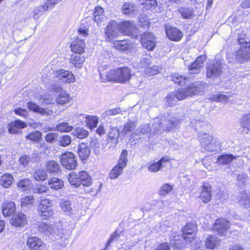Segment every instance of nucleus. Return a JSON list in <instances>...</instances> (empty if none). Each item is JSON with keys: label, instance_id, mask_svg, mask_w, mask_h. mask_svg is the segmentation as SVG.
<instances>
[{"label": "nucleus", "instance_id": "f257e3e1", "mask_svg": "<svg viewBox=\"0 0 250 250\" xmlns=\"http://www.w3.org/2000/svg\"><path fill=\"white\" fill-rule=\"evenodd\" d=\"M180 121L175 117L167 118L165 117L158 118L152 124V134L158 133L162 129L163 131H169L179 126Z\"/></svg>", "mask_w": 250, "mask_h": 250}, {"label": "nucleus", "instance_id": "f03ea898", "mask_svg": "<svg viewBox=\"0 0 250 250\" xmlns=\"http://www.w3.org/2000/svg\"><path fill=\"white\" fill-rule=\"evenodd\" d=\"M131 76V70L127 67L111 70L106 74L108 81H112L120 83H125L128 82Z\"/></svg>", "mask_w": 250, "mask_h": 250}, {"label": "nucleus", "instance_id": "7ed1b4c3", "mask_svg": "<svg viewBox=\"0 0 250 250\" xmlns=\"http://www.w3.org/2000/svg\"><path fill=\"white\" fill-rule=\"evenodd\" d=\"M238 42L240 49L235 52V59L240 63L250 60V40L245 37H239Z\"/></svg>", "mask_w": 250, "mask_h": 250}, {"label": "nucleus", "instance_id": "20e7f679", "mask_svg": "<svg viewBox=\"0 0 250 250\" xmlns=\"http://www.w3.org/2000/svg\"><path fill=\"white\" fill-rule=\"evenodd\" d=\"M67 178L70 184L75 188H78L81 185L83 186L89 187L92 184L91 177L84 171L80 172L79 174L70 173L68 175Z\"/></svg>", "mask_w": 250, "mask_h": 250}, {"label": "nucleus", "instance_id": "39448f33", "mask_svg": "<svg viewBox=\"0 0 250 250\" xmlns=\"http://www.w3.org/2000/svg\"><path fill=\"white\" fill-rule=\"evenodd\" d=\"M198 138L202 147L209 152L216 151L219 145V141L216 137L205 133L199 134Z\"/></svg>", "mask_w": 250, "mask_h": 250}, {"label": "nucleus", "instance_id": "423d86ee", "mask_svg": "<svg viewBox=\"0 0 250 250\" xmlns=\"http://www.w3.org/2000/svg\"><path fill=\"white\" fill-rule=\"evenodd\" d=\"M187 87L185 88H179L175 92L168 94L166 97V105L172 106L176 104L177 101L182 100L189 96Z\"/></svg>", "mask_w": 250, "mask_h": 250}, {"label": "nucleus", "instance_id": "0eeeda50", "mask_svg": "<svg viewBox=\"0 0 250 250\" xmlns=\"http://www.w3.org/2000/svg\"><path fill=\"white\" fill-rule=\"evenodd\" d=\"M53 202L49 199L41 200L38 207L39 215L43 219H48L53 214Z\"/></svg>", "mask_w": 250, "mask_h": 250}, {"label": "nucleus", "instance_id": "6e6552de", "mask_svg": "<svg viewBox=\"0 0 250 250\" xmlns=\"http://www.w3.org/2000/svg\"><path fill=\"white\" fill-rule=\"evenodd\" d=\"M141 43L144 48L152 51L156 46V40L151 32H144L141 36Z\"/></svg>", "mask_w": 250, "mask_h": 250}, {"label": "nucleus", "instance_id": "1a4fd4ad", "mask_svg": "<svg viewBox=\"0 0 250 250\" xmlns=\"http://www.w3.org/2000/svg\"><path fill=\"white\" fill-rule=\"evenodd\" d=\"M61 163L62 166L67 169H75L77 166L75 155L70 152H65L62 154Z\"/></svg>", "mask_w": 250, "mask_h": 250}, {"label": "nucleus", "instance_id": "9d476101", "mask_svg": "<svg viewBox=\"0 0 250 250\" xmlns=\"http://www.w3.org/2000/svg\"><path fill=\"white\" fill-rule=\"evenodd\" d=\"M119 30L117 22L115 21H110L105 29L106 40L109 42L113 41L118 36Z\"/></svg>", "mask_w": 250, "mask_h": 250}, {"label": "nucleus", "instance_id": "9b49d317", "mask_svg": "<svg viewBox=\"0 0 250 250\" xmlns=\"http://www.w3.org/2000/svg\"><path fill=\"white\" fill-rule=\"evenodd\" d=\"M222 63L221 61H216L208 64L207 67V77L215 78L220 76L222 72Z\"/></svg>", "mask_w": 250, "mask_h": 250}, {"label": "nucleus", "instance_id": "f8f14e48", "mask_svg": "<svg viewBox=\"0 0 250 250\" xmlns=\"http://www.w3.org/2000/svg\"><path fill=\"white\" fill-rule=\"evenodd\" d=\"M230 225V223L226 219L219 218L215 221L213 229L217 232L218 235L222 236L226 232Z\"/></svg>", "mask_w": 250, "mask_h": 250}, {"label": "nucleus", "instance_id": "ddd939ff", "mask_svg": "<svg viewBox=\"0 0 250 250\" xmlns=\"http://www.w3.org/2000/svg\"><path fill=\"white\" fill-rule=\"evenodd\" d=\"M26 245L30 250H45V244L36 236L28 237Z\"/></svg>", "mask_w": 250, "mask_h": 250}, {"label": "nucleus", "instance_id": "4468645a", "mask_svg": "<svg viewBox=\"0 0 250 250\" xmlns=\"http://www.w3.org/2000/svg\"><path fill=\"white\" fill-rule=\"evenodd\" d=\"M206 83L203 82L193 83L187 86L189 96L193 95H202L205 89Z\"/></svg>", "mask_w": 250, "mask_h": 250}, {"label": "nucleus", "instance_id": "2eb2a0df", "mask_svg": "<svg viewBox=\"0 0 250 250\" xmlns=\"http://www.w3.org/2000/svg\"><path fill=\"white\" fill-rule=\"evenodd\" d=\"M196 226L192 223H188L183 229V238L189 242H192L195 236Z\"/></svg>", "mask_w": 250, "mask_h": 250}, {"label": "nucleus", "instance_id": "dca6fc26", "mask_svg": "<svg viewBox=\"0 0 250 250\" xmlns=\"http://www.w3.org/2000/svg\"><path fill=\"white\" fill-rule=\"evenodd\" d=\"M39 157L37 154L33 153L31 155H24L19 159L20 167L21 169L29 167L30 163L38 161Z\"/></svg>", "mask_w": 250, "mask_h": 250}, {"label": "nucleus", "instance_id": "f3484780", "mask_svg": "<svg viewBox=\"0 0 250 250\" xmlns=\"http://www.w3.org/2000/svg\"><path fill=\"white\" fill-rule=\"evenodd\" d=\"M166 31L167 37L171 41L177 42L183 37L182 32L176 27L167 26Z\"/></svg>", "mask_w": 250, "mask_h": 250}, {"label": "nucleus", "instance_id": "a211bd4d", "mask_svg": "<svg viewBox=\"0 0 250 250\" xmlns=\"http://www.w3.org/2000/svg\"><path fill=\"white\" fill-rule=\"evenodd\" d=\"M206 59L205 55L199 56L196 60L188 66V70L190 74H197L199 73L201 68L203 66L204 61Z\"/></svg>", "mask_w": 250, "mask_h": 250}, {"label": "nucleus", "instance_id": "6ab92c4d", "mask_svg": "<svg viewBox=\"0 0 250 250\" xmlns=\"http://www.w3.org/2000/svg\"><path fill=\"white\" fill-rule=\"evenodd\" d=\"M55 76L59 80L65 83H72L75 81V78L73 74L69 71L63 69L57 70Z\"/></svg>", "mask_w": 250, "mask_h": 250}, {"label": "nucleus", "instance_id": "aec40b11", "mask_svg": "<svg viewBox=\"0 0 250 250\" xmlns=\"http://www.w3.org/2000/svg\"><path fill=\"white\" fill-rule=\"evenodd\" d=\"M27 106L30 110L38 113L43 116L50 115L53 112L52 109H49L48 108L40 107L38 105L32 102H28Z\"/></svg>", "mask_w": 250, "mask_h": 250}, {"label": "nucleus", "instance_id": "412c9836", "mask_svg": "<svg viewBox=\"0 0 250 250\" xmlns=\"http://www.w3.org/2000/svg\"><path fill=\"white\" fill-rule=\"evenodd\" d=\"M71 51L75 54H82L84 53L85 43L83 40L76 38L71 44Z\"/></svg>", "mask_w": 250, "mask_h": 250}, {"label": "nucleus", "instance_id": "4be33fe9", "mask_svg": "<svg viewBox=\"0 0 250 250\" xmlns=\"http://www.w3.org/2000/svg\"><path fill=\"white\" fill-rule=\"evenodd\" d=\"M38 230L47 235L54 236L55 232V226L47 221L39 223L38 226Z\"/></svg>", "mask_w": 250, "mask_h": 250}, {"label": "nucleus", "instance_id": "5701e85b", "mask_svg": "<svg viewBox=\"0 0 250 250\" xmlns=\"http://www.w3.org/2000/svg\"><path fill=\"white\" fill-rule=\"evenodd\" d=\"M26 126V123L20 120H17L8 125V132L11 134H17L19 133L21 129Z\"/></svg>", "mask_w": 250, "mask_h": 250}, {"label": "nucleus", "instance_id": "b1692460", "mask_svg": "<svg viewBox=\"0 0 250 250\" xmlns=\"http://www.w3.org/2000/svg\"><path fill=\"white\" fill-rule=\"evenodd\" d=\"M211 187L208 183H204L201 187L200 195L199 197L204 203L210 201L211 197Z\"/></svg>", "mask_w": 250, "mask_h": 250}, {"label": "nucleus", "instance_id": "393cba45", "mask_svg": "<svg viewBox=\"0 0 250 250\" xmlns=\"http://www.w3.org/2000/svg\"><path fill=\"white\" fill-rule=\"evenodd\" d=\"M27 223V218L25 214L20 213L14 214L11 221L12 225L16 227H23Z\"/></svg>", "mask_w": 250, "mask_h": 250}, {"label": "nucleus", "instance_id": "a878e982", "mask_svg": "<svg viewBox=\"0 0 250 250\" xmlns=\"http://www.w3.org/2000/svg\"><path fill=\"white\" fill-rule=\"evenodd\" d=\"M120 30L126 35H131L136 31V27L133 22L125 21L120 25Z\"/></svg>", "mask_w": 250, "mask_h": 250}, {"label": "nucleus", "instance_id": "bb28decb", "mask_svg": "<svg viewBox=\"0 0 250 250\" xmlns=\"http://www.w3.org/2000/svg\"><path fill=\"white\" fill-rule=\"evenodd\" d=\"M60 206L63 212L69 216H72L75 214V211L71 207V201L62 199L60 202Z\"/></svg>", "mask_w": 250, "mask_h": 250}, {"label": "nucleus", "instance_id": "cd10ccee", "mask_svg": "<svg viewBox=\"0 0 250 250\" xmlns=\"http://www.w3.org/2000/svg\"><path fill=\"white\" fill-rule=\"evenodd\" d=\"M237 200L239 204L244 208H248L250 206V194L245 191H240Z\"/></svg>", "mask_w": 250, "mask_h": 250}, {"label": "nucleus", "instance_id": "c85d7f7f", "mask_svg": "<svg viewBox=\"0 0 250 250\" xmlns=\"http://www.w3.org/2000/svg\"><path fill=\"white\" fill-rule=\"evenodd\" d=\"M78 154L81 160L86 159L90 154V150L87 144L82 143L78 146Z\"/></svg>", "mask_w": 250, "mask_h": 250}, {"label": "nucleus", "instance_id": "c756f323", "mask_svg": "<svg viewBox=\"0 0 250 250\" xmlns=\"http://www.w3.org/2000/svg\"><path fill=\"white\" fill-rule=\"evenodd\" d=\"M16 210L15 204L13 202L7 201L2 205V213L5 216H8L13 213Z\"/></svg>", "mask_w": 250, "mask_h": 250}, {"label": "nucleus", "instance_id": "7c9ffc66", "mask_svg": "<svg viewBox=\"0 0 250 250\" xmlns=\"http://www.w3.org/2000/svg\"><path fill=\"white\" fill-rule=\"evenodd\" d=\"M243 130L241 132L243 134H248L250 132V114L243 116L240 121Z\"/></svg>", "mask_w": 250, "mask_h": 250}, {"label": "nucleus", "instance_id": "2f4dec72", "mask_svg": "<svg viewBox=\"0 0 250 250\" xmlns=\"http://www.w3.org/2000/svg\"><path fill=\"white\" fill-rule=\"evenodd\" d=\"M236 158V156L231 154H223L218 157L217 162L222 165H230L232 161Z\"/></svg>", "mask_w": 250, "mask_h": 250}, {"label": "nucleus", "instance_id": "473e14b6", "mask_svg": "<svg viewBox=\"0 0 250 250\" xmlns=\"http://www.w3.org/2000/svg\"><path fill=\"white\" fill-rule=\"evenodd\" d=\"M72 98L69 94L64 91H62L56 98V102L58 104L63 105L69 103Z\"/></svg>", "mask_w": 250, "mask_h": 250}, {"label": "nucleus", "instance_id": "72a5a7b5", "mask_svg": "<svg viewBox=\"0 0 250 250\" xmlns=\"http://www.w3.org/2000/svg\"><path fill=\"white\" fill-rule=\"evenodd\" d=\"M81 54H75L71 55L70 62L72 63L75 67L80 68L82 66L85 60Z\"/></svg>", "mask_w": 250, "mask_h": 250}, {"label": "nucleus", "instance_id": "f704fd0d", "mask_svg": "<svg viewBox=\"0 0 250 250\" xmlns=\"http://www.w3.org/2000/svg\"><path fill=\"white\" fill-rule=\"evenodd\" d=\"M48 184L51 188L55 190L61 189L63 186V181L61 179L55 177L50 179Z\"/></svg>", "mask_w": 250, "mask_h": 250}, {"label": "nucleus", "instance_id": "c9c22d12", "mask_svg": "<svg viewBox=\"0 0 250 250\" xmlns=\"http://www.w3.org/2000/svg\"><path fill=\"white\" fill-rule=\"evenodd\" d=\"M219 244V239L215 236L209 235L206 241L207 248L210 249H215Z\"/></svg>", "mask_w": 250, "mask_h": 250}, {"label": "nucleus", "instance_id": "e433bc0d", "mask_svg": "<svg viewBox=\"0 0 250 250\" xmlns=\"http://www.w3.org/2000/svg\"><path fill=\"white\" fill-rule=\"evenodd\" d=\"M72 134L77 138L83 139L88 136L89 132L82 127H78L73 130Z\"/></svg>", "mask_w": 250, "mask_h": 250}, {"label": "nucleus", "instance_id": "4c0bfd02", "mask_svg": "<svg viewBox=\"0 0 250 250\" xmlns=\"http://www.w3.org/2000/svg\"><path fill=\"white\" fill-rule=\"evenodd\" d=\"M178 11L185 19H191L194 16L192 8L182 7L178 9Z\"/></svg>", "mask_w": 250, "mask_h": 250}, {"label": "nucleus", "instance_id": "58836bf2", "mask_svg": "<svg viewBox=\"0 0 250 250\" xmlns=\"http://www.w3.org/2000/svg\"><path fill=\"white\" fill-rule=\"evenodd\" d=\"M151 131V128L149 126V125L147 124H145L136 129L133 132L132 135H134L135 136H141L142 135L149 133Z\"/></svg>", "mask_w": 250, "mask_h": 250}, {"label": "nucleus", "instance_id": "ea45409f", "mask_svg": "<svg viewBox=\"0 0 250 250\" xmlns=\"http://www.w3.org/2000/svg\"><path fill=\"white\" fill-rule=\"evenodd\" d=\"M73 127L67 122H62L56 125L55 130L61 132H69L73 130Z\"/></svg>", "mask_w": 250, "mask_h": 250}, {"label": "nucleus", "instance_id": "a19ab883", "mask_svg": "<svg viewBox=\"0 0 250 250\" xmlns=\"http://www.w3.org/2000/svg\"><path fill=\"white\" fill-rule=\"evenodd\" d=\"M13 178L11 174H5L1 177L0 180V184L3 187L9 188L12 183Z\"/></svg>", "mask_w": 250, "mask_h": 250}, {"label": "nucleus", "instance_id": "79ce46f5", "mask_svg": "<svg viewBox=\"0 0 250 250\" xmlns=\"http://www.w3.org/2000/svg\"><path fill=\"white\" fill-rule=\"evenodd\" d=\"M46 169L50 173H57L60 171V166L54 161H50L47 163Z\"/></svg>", "mask_w": 250, "mask_h": 250}, {"label": "nucleus", "instance_id": "37998d69", "mask_svg": "<svg viewBox=\"0 0 250 250\" xmlns=\"http://www.w3.org/2000/svg\"><path fill=\"white\" fill-rule=\"evenodd\" d=\"M125 167L117 164L114 167L109 173V177L111 179L117 178L123 172Z\"/></svg>", "mask_w": 250, "mask_h": 250}, {"label": "nucleus", "instance_id": "c03bdc74", "mask_svg": "<svg viewBox=\"0 0 250 250\" xmlns=\"http://www.w3.org/2000/svg\"><path fill=\"white\" fill-rule=\"evenodd\" d=\"M120 135L119 129L117 127L110 126L108 130V136L111 140H113V143H117V140Z\"/></svg>", "mask_w": 250, "mask_h": 250}, {"label": "nucleus", "instance_id": "a18cd8bd", "mask_svg": "<svg viewBox=\"0 0 250 250\" xmlns=\"http://www.w3.org/2000/svg\"><path fill=\"white\" fill-rule=\"evenodd\" d=\"M47 177L46 171L41 169L36 170L33 174L34 178L38 181H44L47 178Z\"/></svg>", "mask_w": 250, "mask_h": 250}, {"label": "nucleus", "instance_id": "49530a36", "mask_svg": "<svg viewBox=\"0 0 250 250\" xmlns=\"http://www.w3.org/2000/svg\"><path fill=\"white\" fill-rule=\"evenodd\" d=\"M42 133L39 131H36L27 135L25 138L27 140L32 141L34 142H38L42 139Z\"/></svg>", "mask_w": 250, "mask_h": 250}, {"label": "nucleus", "instance_id": "de8ad7c7", "mask_svg": "<svg viewBox=\"0 0 250 250\" xmlns=\"http://www.w3.org/2000/svg\"><path fill=\"white\" fill-rule=\"evenodd\" d=\"M104 9L99 6L96 7L94 12V21L95 22L99 23L102 21L103 19Z\"/></svg>", "mask_w": 250, "mask_h": 250}, {"label": "nucleus", "instance_id": "09e8293b", "mask_svg": "<svg viewBox=\"0 0 250 250\" xmlns=\"http://www.w3.org/2000/svg\"><path fill=\"white\" fill-rule=\"evenodd\" d=\"M45 11H47V9L45 8L43 5L35 7L33 10V17L34 20H36L38 19Z\"/></svg>", "mask_w": 250, "mask_h": 250}, {"label": "nucleus", "instance_id": "8fccbe9b", "mask_svg": "<svg viewBox=\"0 0 250 250\" xmlns=\"http://www.w3.org/2000/svg\"><path fill=\"white\" fill-rule=\"evenodd\" d=\"M90 145L91 148L94 150L95 154L98 155L102 150L98 140L97 138L92 139L90 141Z\"/></svg>", "mask_w": 250, "mask_h": 250}, {"label": "nucleus", "instance_id": "3c124183", "mask_svg": "<svg viewBox=\"0 0 250 250\" xmlns=\"http://www.w3.org/2000/svg\"><path fill=\"white\" fill-rule=\"evenodd\" d=\"M134 9L135 6L132 3L125 2L122 6V11L124 14H130L134 12Z\"/></svg>", "mask_w": 250, "mask_h": 250}, {"label": "nucleus", "instance_id": "603ef678", "mask_svg": "<svg viewBox=\"0 0 250 250\" xmlns=\"http://www.w3.org/2000/svg\"><path fill=\"white\" fill-rule=\"evenodd\" d=\"M127 151L126 149L122 150L121 154L120 156L118 164L123 167H125L126 166L127 159Z\"/></svg>", "mask_w": 250, "mask_h": 250}, {"label": "nucleus", "instance_id": "864d4df0", "mask_svg": "<svg viewBox=\"0 0 250 250\" xmlns=\"http://www.w3.org/2000/svg\"><path fill=\"white\" fill-rule=\"evenodd\" d=\"M71 142V138L68 135H63L59 138V145L63 147L68 146Z\"/></svg>", "mask_w": 250, "mask_h": 250}, {"label": "nucleus", "instance_id": "5fc2aeb1", "mask_svg": "<svg viewBox=\"0 0 250 250\" xmlns=\"http://www.w3.org/2000/svg\"><path fill=\"white\" fill-rule=\"evenodd\" d=\"M136 125L135 122L128 121L125 125L123 129L121 130V133L125 134L128 132L132 131Z\"/></svg>", "mask_w": 250, "mask_h": 250}, {"label": "nucleus", "instance_id": "6e6d98bb", "mask_svg": "<svg viewBox=\"0 0 250 250\" xmlns=\"http://www.w3.org/2000/svg\"><path fill=\"white\" fill-rule=\"evenodd\" d=\"M144 8L146 10L153 11L155 10L158 6L157 1L156 0H146L144 4Z\"/></svg>", "mask_w": 250, "mask_h": 250}, {"label": "nucleus", "instance_id": "4d7b16f0", "mask_svg": "<svg viewBox=\"0 0 250 250\" xmlns=\"http://www.w3.org/2000/svg\"><path fill=\"white\" fill-rule=\"evenodd\" d=\"M34 200L32 196H27L21 199V206L22 208L28 205H32Z\"/></svg>", "mask_w": 250, "mask_h": 250}, {"label": "nucleus", "instance_id": "13d9d810", "mask_svg": "<svg viewBox=\"0 0 250 250\" xmlns=\"http://www.w3.org/2000/svg\"><path fill=\"white\" fill-rule=\"evenodd\" d=\"M98 123V120L96 116H88L86 117V124L91 129L95 127Z\"/></svg>", "mask_w": 250, "mask_h": 250}, {"label": "nucleus", "instance_id": "bf43d9fd", "mask_svg": "<svg viewBox=\"0 0 250 250\" xmlns=\"http://www.w3.org/2000/svg\"><path fill=\"white\" fill-rule=\"evenodd\" d=\"M114 44L117 49L121 50H126L129 48V44L125 41H115Z\"/></svg>", "mask_w": 250, "mask_h": 250}, {"label": "nucleus", "instance_id": "052dcab7", "mask_svg": "<svg viewBox=\"0 0 250 250\" xmlns=\"http://www.w3.org/2000/svg\"><path fill=\"white\" fill-rule=\"evenodd\" d=\"M55 233H54V236L56 235L59 238H62L63 237L68 236V230L62 228V227H58L57 229H55Z\"/></svg>", "mask_w": 250, "mask_h": 250}, {"label": "nucleus", "instance_id": "680f3d73", "mask_svg": "<svg viewBox=\"0 0 250 250\" xmlns=\"http://www.w3.org/2000/svg\"><path fill=\"white\" fill-rule=\"evenodd\" d=\"M190 124L196 130L199 129L207 125L206 122L200 120H193L190 122Z\"/></svg>", "mask_w": 250, "mask_h": 250}, {"label": "nucleus", "instance_id": "e2e57ef3", "mask_svg": "<svg viewBox=\"0 0 250 250\" xmlns=\"http://www.w3.org/2000/svg\"><path fill=\"white\" fill-rule=\"evenodd\" d=\"M31 181L30 180L24 179L19 181L18 183L17 186L19 188H21V190L24 191L29 187Z\"/></svg>", "mask_w": 250, "mask_h": 250}, {"label": "nucleus", "instance_id": "0e129e2a", "mask_svg": "<svg viewBox=\"0 0 250 250\" xmlns=\"http://www.w3.org/2000/svg\"><path fill=\"white\" fill-rule=\"evenodd\" d=\"M121 112V110L120 108H116L114 109H109L105 111L103 114V117L105 118L110 116L120 114Z\"/></svg>", "mask_w": 250, "mask_h": 250}, {"label": "nucleus", "instance_id": "69168bd1", "mask_svg": "<svg viewBox=\"0 0 250 250\" xmlns=\"http://www.w3.org/2000/svg\"><path fill=\"white\" fill-rule=\"evenodd\" d=\"M173 189V187L168 184H164L161 188L159 194L161 195H165L169 193Z\"/></svg>", "mask_w": 250, "mask_h": 250}, {"label": "nucleus", "instance_id": "338daca9", "mask_svg": "<svg viewBox=\"0 0 250 250\" xmlns=\"http://www.w3.org/2000/svg\"><path fill=\"white\" fill-rule=\"evenodd\" d=\"M59 1V0H44V3L43 5L47 10H51L58 3Z\"/></svg>", "mask_w": 250, "mask_h": 250}, {"label": "nucleus", "instance_id": "774afa93", "mask_svg": "<svg viewBox=\"0 0 250 250\" xmlns=\"http://www.w3.org/2000/svg\"><path fill=\"white\" fill-rule=\"evenodd\" d=\"M180 238L179 235H174V236H170V241L171 244L177 249H180L182 247V246L180 245L179 243V238Z\"/></svg>", "mask_w": 250, "mask_h": 250}]
</instances>
